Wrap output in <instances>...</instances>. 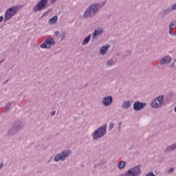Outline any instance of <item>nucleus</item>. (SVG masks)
<instances>
[{"mask_svg":"<svg viewBox=\"0 0 176 176\" xmlns=\"http://www.w3.org/2000/svg\"><path fill=\"white\" fill-rule=\"evenodd\" d=\"M17 10H19V6H14L10 8L5 13L4 16V21H8L10 20L12 16H14L16 13H17Z\"/></svg>","mask_w":176,"mask_h":176,"instance_id":"1","label":"nucleus"},{"mask_svg":"<svg viewBox=\"0 0 176 176\" xmlns=\"http://www.w3.org/2000/svg\"><path fill=\"white\" fill-rule=\"evenodd\" d=\"M98 4H95L91 6L87 10L85 11L84 16L85 17H92V16H94L96 13H97V10H98Z\"/></svg>","mask_w":176,"mask_h":176,"instance_id":"2","label":"nucleus"},{"mask_svg":"<svg viewBox=\"0 0 176 176\" xmlns=\"http://www.w3.org/2000/svg\"><path fill=\"white\" fill-rule=\"evenodd\" d=\"M105 133H107V126H102L100 128H98L97 131H96L94 133V138L95 140H98V138H101Z\"/></svg>","mask_w":176,"mask_h":176,"instance_id":"3","label":"nucleus"},{"mask_svg":"<svg viewBox=\"0 0 176 176\" xmlns=\"http://www.w3.org/2000/svg\"><path fill=\"white\" fill-rule=\"evenodd\" d=\"M56 41L52 38H47L45 40V43L41 45L42 49H50L52 45H54Z\"/></svg>","mask_w":176,"mask_h":176,"instance_id":"4","label":"nucleus"},{"mask_svg":"<svg viewBox=\"0 0 176 176\" xmlns=\"http://www.w3.org/2000/svg\"><path fill=\"white\" fill-rule=\"evenodd\" d=\"M69 155H71V151H69V150L64 151L61 155H56L54 157V160L55 162H60V160H65V157H68Z\"/></svg>","mask_w":176,"mask_h":176,"instance_id":"5","label":"nucleus"},{"mask_svg":"<svg viewBox=\"0 0 176 176\" xmlns=\"http://www.w3.org/2000/svg\"><path fill=\"white\" fill-rule=\"evenodd\" d=\"M47 5V0H41L37 5L34 7V12L42 10Z\"/></svg>","mask_w":176,"mask_h":176,"instance_id":"6","label":"nucleus"},{"mask_svg":"<svg viewBox=\"0 0 176 176\" xmlns=\"http://www.w3.org/2000/svg\"><path fill=\"white\" fill-rule=\"evenodd\" d=\"M162 104H163V96L155 99L151 103V107L153 108H159V107H162Z\"/></svg>","mask_w":176,"mask_h":176,"instance_id":"7","label":"nucleus"},{"mask_svg":"<svg viewBox=\"0 0 176 176\" xmlns=\"http://www.w3.org/2000/svg\"><path fill=\"white\" fill-rule=\"evenodd\" d=\"M146 107V103H141V102H135L133 104V109L135 111H141V109Z\"/></svg>","mask_w":176,"mask_h":176,"instance_id":"8","label":"nucleus"},{"mask_svg":"<svg viewBox=\"0 0 176 176\" xmlns=\"http://www.w3.org/2000/svg\"><path fill=\"white\" fill-rule=\"evenodd\" d=\"M112 96L104 97L103 99V104L104 107H108L112 102Z\"/></svg>","mask_w":176,"mask_h":176,"instance_id":"9","label":"nucleus"},{"mask_svg":"<svg viewBox=\"0 0 176 176\" xmlns=\"http://www.w3.org/2000/svg\"><path fill=\"white\" fill-rule=\"evenodd\" d=\"M167 63H171V57L170 56H166V58H163L161 59L160 64L161 65H163L164 64H166Z\"/></svg>","mask_w":176,"mask_h":176,"instance_id":"10","label":"nucleus"},{"mask_svg":"<svg viewBox=\"0 0 176 176\" xmlns=\"http://www.w3.org/2000/svg\"><path fill=\"white\" fill-rule=\"evenodd\" d=\"M100 34H102V30L100 28L96 29L92 34L94 39H96L97 38V35H100Z\"/></svg>","mask_w":176,"mask_h":176,"instance_id":"11","label":"nucleus"},{"mask_svg":"<svg viewBox=\"0 0 176 176\" xmlns=\"http://www.w3.org/2000/svg\"><path fill=\"white\" fill-rule=\"evenodd\" d=\"M108 49H109V45H106L105 46L102 47L100 49L101 54H105Z\"/></svg>","mask_w":176,"mask_h":176,"instance_id":"12","label":"nucleus"},{"mask_svg":"<svg viewBox=\"0 0 176 176\" xmlns=\"http://www.w3.org/2000/svg\"><path fill=\"white\" fill-rule=\"evenodd\" d=\"M58 19V17H57V16H54L53 18H51L48 21L49 24H56Z\"/></svg>","mask_w":176,"mask_h":176,"instance_id":"13","label":"nucleus"},{"mask_svg":"<svg viewBox=\"0 0 176 176\" xmlns=\"http://www.w3.org/2000/svg\"><path fill=\"white\" fill-rule=\"evenodd\" d=\"M122 108H124L125 109H129V108H130V102L129 101L124 102Z\"/></svg>","mask_w":176,"mask_h":176,"instance_id":"14","label":"nucleus"},{"mask_svg":"<svg viewBox=\"0 0 176 176\" xmlns=\"http://www.w3.org/2000/svg\"><path fill=\"white\" fill-rule=\"evenodd\" d=\"M125 166H126V162L124 161H121L118 164V168L122 170V168H124Z\"/></svg>","mask_w":176,"mask_h":176,"instance_id":"15","label":"nucleus"},{"mask_svg":"<svg viewBox=\"0 0 176 176\" xmlns=\"http://www.w3.org/2000/svg\"><path fill=\"white\" fill-rule=\"evenodd\" d=\"M91 36V35L87 36L82 42V45H87V43H89V42L90 41Z\"/></svg>","mask_w":176,"mask_h":176,"instance_id":"16","label":"nucleus"},{"mask_svg":"<svg viewBox=\"0 0 176 176\" xmlns=\"http://www.w3.org/2000/svg\"><path fill=\"white\" fill-rule=\"evenodd\" d=\"M176 27V22H172L169 26L170 30H174Z\"/></svg>","mask_w":176,"mask_h":176,"instance_id":"17","label":"nucleus"},{"mask_svg":"<svg viewBox=\"0 0 176 176\" xmlns=\"http://www.w3.org/2000/svg\"><path fill=\"white\" fill-rule=\"evenodd\" d=\"M175 148H176V144H173L171 146L168 147L166 149H167V151H174V149H175Z\"/></svg>","mask_w":176,"mask_h":176,"instance_id":"18","label":"nucleus"},{"mask_svg":"<svg viewBox=\"0 0 176 176\" xmlns=\"http://www.w3.org/2000/svg\"><path fill=\"white\" fill-rule=\"evenodd\" d=\"M107 65H113V60H108L107 62Z\"/></svg>","mask_w":176,"mask_h":176,"instance_id":"19","label":"nucleus"},{"mask_svg":"<svg viewBox=\"0 0 176 176\" xmlns=\"http://www.w3.org/2000/svg\"><path fill=\"white\" fill-rule=\"evenodd\" d=\"M113 127H115V124H113V123H110V124H109V128H110V129H113Z\"/></svg>","mask_w":176,"mask_h":176,"instance_id":"20","label":"nucleus"},{"mask_svg":"<svg viewBox=\"0 0 176 176\" xmlns=\"http://www.w3.org/2000/svg\"><path fill=\"white\" fill-rule=\"evenodd\" d=\"M10 107H12V104L10 103H8L6 106V109L9 110V108H10Z\"/></svg>","mask_w":176,"mask_h":176,"instance_id":"21","label":"nucleus"},{"mask_svg":"<svg viewBox=\"0 0 176 176\" xmlns=\"http://www.w3.org/2000/svg\"><path fill=\"white\" fill-rule=\"evenodd\" d=\"M146 176H155V175L153 174V172H151L148 173Z\"/></svg>","mask_w":176,"mask_h":176,"instance_id":"22","label":"nucleus"},{"mask_svg":"<svg viewBox=\"0 0 176 176\" xmlns=\"http://www.w3.org/2000/svg\"><path fill=\"white\" fill-rule=\"evenodd\" d=\"M176 9V3L174 4L173 6H172V10H175Z\"/></svg>","mask_w":176,"mask_h":176,"instance_id":"23","label":"nucleus"},{"mask_svg":"<svg viewBox=\"0 0 176 176\" xmlns=\"http://www.w3.org/2000/svg\"><path fill=\"white\" fill-rule=\"evenodd\" d=\"M169 34L170 35H173L174 32H173V30L170 29Z\"/></svg>","mask_w":176,"mask_h":176,"instance_id":"24","label":"nucleus"},{"mask_svg":"<svg viewBox=\"0 0 176 176\" xmlns=\"http://www.w3.org/2000/svg\"><path fill=\"white\" fill-rule=\"evenodd\" d=\"M3 21V16H0V23H2Z\"/></svg>","mask_w":176,"mask_h":176,"instance_id":"25","label":"nucleus"},{"mask_svg":"<svg viewBox=\"0 0 176 176\" xmlns=\"http://www.w3.org/2000/svg\"><path fill=\"white\" fill-rule=\"evenodd\" d=\"M174 171V168H171L169 169V173H173Z\"/></svg>","mask_w":176,"mask_h":176,"instance_id":"26","label":"nucleus"},{"mask_svg":"<svg viewBox=\"0 0 176 176\" xmlns=\"http://www.w3.org/2000/svg\"><path fill=\"white\" fill-rule=\"evenodd\" d=\"M51 115H52V116H54V115H56V111H52V112L51 113Z\"/></svg>","mask_w":176,"mask_h":176,"instance_id":"27","label":"nucleus"},{"mask_svg":"<svg viewBox=\"0 0 176 176\" xmlns=\"http://www.w3.org/2000/svg\"><path fill=\"white\" fill-rule=\"evenodd\" d=\"M64 38H65V33H63L62 35V39H64Z\"/></svg>","mask_w":176,"mask_h":176,"instance_id":"28","label":"nucleus"},{"mask_svg":"<svg viewBox=\"0 0 176 176\" xmlns=\"http://www.w3.org/2000/svg\"><path fill=\"white\" fill-rule=\"evenodd\" d=\"M58 34H60V32L58 31L55 32V35H58Z\"/></svg>","mask_w":176,"mask_h":176,"instance_id":"29","label":"nucleus"},{"mask_svg":"<svg viewBox=\"0 0 176 176\" xmlns=\"http://www.w3.org/2000/svg\"><path fill=\"white\" fill-rule=\"evenodd\" d=\"M3 167V164H0V170Z\"/></svg>","mask_w":176,"mask_h":176,"instance_id":"30","label":"nucleus"},{"mask_svg":"<svg viewBox=\"0 0 176 176\" xmlns=\"http://www.w3.org/2000/svg\"><path fill=\"white\" fill-rule=\"evenodd\" d=\"M53 3H54V2H56V0H52Z\"/></svg>","mask_w":176,"mask_h":176,"instance_id":"31","label":"nucleus"}]
</instances>
